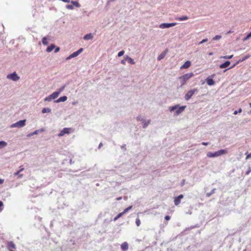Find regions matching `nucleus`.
<instances>
[{"label":"nucleus","mask_w":251,"mask_h":251,"mask_svg":"<svg viewBox=\"0 0 251 251\" xmlns=\"http://www.w3.org/2000/svg\"><path fill=\"white\" fill-rule=\"evenodd\" d=\"M194 75L193 73L186 74L178 77V79L181 82V87L183 86L187 82V81Z\"/></svg>","instance_id":"1"},{"label":"nucleus","mask_w":251,"mask_h":251,"mask_svg":"<svg viewBox=\"0 0 251 251\" xmlns=\"http://www.w3.org/2000/svg\"><path fill=\"white\" fill-rule=\"evenodd\" d=\"M227 153V151L226 150H220L214 152H208L207 153V156L208 157H215L226 154Z\"/></svg>","instance_id":"2"},{"label":"nucleus","mask_w":251,"mask_h":251,"mask_svg":"<svg viewBox=\"0 0 251 251\" xmlns=\"http://www.w3.org/2000/svg\"><path fill=\"white\" fill-rule=\"evenodd\" d=\"M178 105H175V106L171 107L170 111H174V110L176 109V115H178L180 113H181L183 111H184V110L185 109V108L186 107V106H182L181 107H179L178 108Z\"/></svg>","instance_id":"3"},{"label":"nucleus","mask_w":251,"mask_h":251,"mask_svg":"<svg viewBox=\"0 0 251 251\" xmlns=\"http://www.w3.org/2000/svg\"><path fill=\"white\" fill-rule=\"evenodd\" d=\"M198 92L197 89H194L193 90H189L185 95V99L186 100H188L195 93Z\"/></svg>","instance_id":"4"},{"label":"nucleus","mask_w":251,"mask_h":251,"mask_svg":"<svg viewBox=\"0 0 251 251\" xmlns=\"http://www.w3.org/2000/svg\"><path fill=\"white\" fill-rule=\"evenodd\" d=\"M25 122H26L25 120H20V121L17 122V123L12 125L11 127H23V126H24L25 125Z\"/></svg>","instance_id":"5"},{"label":"nucleus","mask_w":251,"mask_h":251,"mask_svg":"<svg viewBox=\"0 0 251 251\" xmlns=\"http://www.w3.org/2000/svg\"><path fill=\"white\" fill-rule=\"evenodd\" d=\"M7 78L11 79L13 81H17L20 79V77L18 76L16 72L9 74L7 76Z\"/></svg>","instance_id":"6"},{"label":"nucleus","mask_w":251,"mask_h":251,"mask_svg":"<svg viewBox=\"0 0 251 251\" xmlns=\"http://www.w3.org/2000/svg\"><path fill=\"white\" fill-rule=\"evenodd\" d=\"M176 23H163L161 24L159 27L161 28H169L172 26H174L176 25Z\"/></svg>","instance_id":"7"},{"label":"nucleus","mask_w":251,"mask_h":251,"mask_svg":"<svg viewBox=\"0 0 251 251\" xmlns=\"http://www.w3.org/2000/svg\"><path fill=\"white\" fill-rule=\"evenodd\" d=\"M83 50V49L82 48H80V49H79L77 51H75V52H74V53H73L72 54H71V55H70L68 57H67V59H70L71 58H74L75 57H76L79 54H80Z\"/></svg>","instance_id":"8"},{"label":"nucleus","mask_w":251,"mask_h":251,"mask_svg":"<svg viewBox=\"0 0 251 251\" xmlns=\"http://www.w3.org/2000/svg\"><path fill=\"white\" fill-rule=\"evenodd\" d=\"M71 130V128H64L58 134V136L60 137L64 135L65 134H69Z\"/></svg>","instance_id":"9"},{"label":"nucleus","mask_w":251,"mask_h":251,"mask_svg":"<svg viewBox=\"0 0 251 251\" xmlns=\"http://www.w3.org/2000/svg\"><path fill=\"white\" fill-rule=\"evenodd\" d=\"M183 195L181 194L177 197H175L174 199V203L175 205L177 206L180 203L181 199L183 198Z\"/></svg>","instance_id":"10"},{"label":"nucleus","mask_w":251,"mask_h":251,"mask_svg":"<svg viewBox=\"0 0 251 251\" xmlns=\"http://www.w3.org/2000/svg\"><path fill=\"white\" fill-rule=\"evenodd\" d=\"M7 248L10 251H13V249H16V245L13 242H8L7 243Z\"/></svg>","instance_id":"11"},{"label":"nucleus","mask_w":251,"mask_h":251,"mask_svg":"<svg viewBox=\"0 0 251 251\" xmlns=\"http://www.w3.org/2000/svg\"><path fill=\"white\" fill-rule=\"evenodd\" d=\"M191 65V62L190 61H187L180 67V69H188L190 67Z\"/></svg>","instance_id":"12"},{"label":"nucleus","mask_w":251,"mask_h":251,"mask_svg":"<svg viewBox=\"0 0 251 251\" xmlns=\"http://www.w3.org/2000/svg\"><path fill=\"white\" fill-rule=\"evenodd\" d=\"M121 249L124 251H126L128 249V244L126 242H125L121 244Z\"/></svg>","instance_id":"13"},{"label":"nucleus","mask_w":251,"mask_h":251,"mask_svg":"<svg viewBox=\"0 0 251 251\" xmlns=\"http://www.w3.org/2000/svg\"><path fill=\"white\" fill-rule=\"evenodd\" d=\"M206 82L208 85H213L215 84V81L213 80L212 77H208L206 79Z\"/></svg>","instance_id":"14"},{"label":"nucleus","mask_w":251,"mask_h":251,"mask_svg":"<svg viewBox=\"0 0 251 251\" xmlns=\"http://www.w3.org/2000/svg\"><path fill=\"white\" fill-rule=\"evenodd\" d=\"M230 61H226L225 63L221 64L220 65V68L221 69H223V68H227V67L229 66V65H230Z\"/></svg>","instance_id":"15"},{"label":"nucleus","mask_w":251,"mask_h":251,"mask_svg":"<svg viewBox=\"0 0 251 251\" xmlns=\"http://www.w3.org/2000/svg\"><path fill=\"white\" fill-rule=\"evenodd\" d=\"M125 60L127 61V62L133 65V64H135V63L134 61L133 60V59L132 58H131V57H129L128 56L126 55L125 56Z\"/></svg>","instance_id":"16"},{"label":"nucleus","mask_w":251,"mask_h":251,"mask_svg":"<svg viewBox=\"0 0 251 251\" xmlns=\"http://www.w3.org/2000/svg\"><path fill=\"white\" fill-rule=\"evenodd\" d=\"M93 38V36L91 33L87 34L85 35L83 39L85 40H91Z\"/></svg>","instance_id":"17"},{"label":"nucleus","mask_w":251,"mask_h":251,"mask_svg":"<svg viewBox=\"0 0 251 251\" xmlns=\"http://www.w3.org/2000/svg\"><path fill=\"white\" fill-rule=\"evenodd\" d=\"M59 94V92H54L51 95H50V97L51 98L52 100H54L58 97Z\"/></svg>","instance_id":"18"},{"label":"nucleus","mask_w":251,"mask_h":251,"mask_svg":"<svg viewBox=\"0 0 251 251\" xmlns=\"http://www.w3.org/2000/svg\"><path fill=\"white\" fill-rule=\"evenodd\" d=\"M67 97L66 96L61 97L58 99H57L56 100H55V102H59L61 101H65L67 100Z\"/></svg>","instance_id":"19"},{"label":"nucleus","mask_w":251,"mask_h":251,"mask_svg":"<svg viewBox=\"0 0 251 251\" xmlns=\"http://www.w3.org/2000/svg\"><path fill=\"white\" fill-rule=\"evenodd\" d=\"M167 51H168V50L166 49L165 52H164L161 53L160 55H159L158 56V58H157L158 60H160L162 59L165 57V56L166 55V53L167 52Z\"/></svg>","instance_id":"20"},{"label":"nucleus","mask_w":251,"mask_h":251,"mask_svg":"<svg viewBox=\"0 0 251 251\" xmlns=\"http://www.w3.org/2000/svg\"><path fill=\"white\" fill-rule=\"evenodd\" d=\"M249 58V56H245L244 58H243L242 60H239L236 63L234 64V65H233L231 67H230L229 69H231V68H232L233 67H234L237 64H238L240 62H242L244 60H245L246 59H247V58Z\"/></svg>","instance_id":"21"},{"label":"nucleus","mask_w":251,"mask_h":251,"mask_svg":"<svg viewBox=\"0 0 251 251\" xmlns=\"http://www.w3.org/2000/svg\"><path fill=\"white\" fill-rule=\"evenodd\" d=\"M54 48V45L52 44L47 48L46 51L49 52H51Z\"/></svg>","instance_id":"22"},{"label":"nucleus","mask_w":251,"mask_h":251,"mask_svg":"<svg viewBox=\"0 0 251 251\" xmlns=\"http://www.w3.org/2000/svg\"><path fill=\"white\" fill-rule=\"evenodd\" d=\"M188 19V17L186 16H183L181 17H179V18H176V19L177 20H178V21H184V20H186Z\"/></svg>","instance_id":"23"},{"label":"nucleus","mask_w":251,"mask_h":251,"mask_svg":"<svg viewBox=\"0 0 251 251\" xmlns=\"http://www.w3.org/2000/svg\"><path fill=\"white\" fill-rule=\"evenodd\" d=\"M51 112V110L49 108H44L42 110V112L43 113H50Z\"/></svg>","instance_id":"24"},{"label":"nucleus","mask_w":251,"mask_h":251,"mask_svg":"<svg viewBox=\"0 0 251 251\" xmlns=\"http://www.w3.org/2000/svg\"><path fill=\"white\" fill-rule=\"evenodd\" d=\"M123 215V213H122V212L119 213L113 219V221H117L119 218H120L121 217H122Z\"/></svg>","instance_id":"25"},{"label":"nucleus","mask_w":251,"mask_h":251,"mask_svg":"<svg viewBox=\"0 0 251 251\" xmlns=\"http://www.w3.org/2000/svg\"><path fill=\"white\" fill-rule=\"evenodd\" d=\"M132 206H129L128 207L126 208L122 212L123 213V215L126 214V212H127L129 210H130L132 208Z\"/></svg>","instance_id":"26"},{"label":"nucleus","mask_w":251,"mask_h":251,"mask_svg":"<svg viewBox=\"0 0 251 251\" xmlns=\"http://www.w3.org/2000/svg\"><path fill=\"white\" fill-rule=\"evenodd\" d=\"M233 55H226V56H221L220 57V59L223 58V59H231L232 58Z\"/></svg>","instance_id":"27"},{"label":"nucleus","mask_w":251,"mask_h":251,"mask_svg":"<svg viewBox=\"0 0 251 251\" xmlns=\"http://www.w3.org/2000/svg\"><path fill=\"white\" fill-rule=\"evenodd\" d=\"M7 145V143L4 141H0V148H2Z\"/></svg>","instance_id":"28"},{"label":"nucleus","mask_w":251,"mask_h":251,"mask_svg":"<svg viewBox=\"0 0 251 251\" xmlns=\"http://www.w3.org/2000/svg\"><path fill=\"white\" fill-rule=\"evenodd\" d=\"M251 37V34L249 33L245 38L243 39V41H246Z\"/></svg>","instance_id":"29"},{"label":"nucleus","mask_w":251,"mask_h":251,"mask_svg":"<svg viewBox=\"0 0 251 251\" xmlns=\"http://www.w3.org/2000/svg\"><path fill=\"white\" fill-rule=\"evenodd\" d=\"M42 43L44 45H48V43L47 41V39L46 37H43L42 39Z\"/></svg>","instance_id":"30"},{"label":"nucleus","mask_w":251,"mask_h":251,"mask_svg":"<svg viewBox=\"0 0 251 251\" xmlns=\"http://www.w3.org/2000/svg\"><path fill=\"white\" fill-rule=\"evenodd\" d=\"M215 189H213L210 193H207L206 194V197H209L212 194L214 193Z\"/></svg>","instance_id":"31"},{"label":"nucleus","mask_w":251,"mask_h":251,"mask_svg":"<svg viewBox=\"0 0 251 251\" xmlns=\"http://www.w3.org/2000/svg\"><path fill=\"white\" fill-rule=\"evenodd\" d=\"M136 224L137 226H140V225L141 224V221H140V220L139 218H137L136 219Z\"/></svg>","instance_id":"32"},{"label":"nucleus","mask_w":251,"mask_h":251,"mask_svg":"<svg viewBox=\"0 0 251 251\" xmlns=\"http://www.w3.org/2000/svg\"><path fill=\"white\" fill-rule=\"evenodd\" d=\"M3 203L1 201H0V212L3 210Z\"/></svg>","instance_id":"33"},{"label":"nucleus","mask_w":251,"mask_h":251,"mask_svg":"<svg viewBox=\"0 0 251 251\" xmlns=\"http://www.w3.org/2000/svg\"><path fill=\"white\" fill-rule=\"evenodd\" d=\"M124 53H125V51H124V50H122V51H120V52L118 53V56L119 57L122 56V55H124Z\"/></svg>","instance_id":"34"},{"label":"nucleus","mask_w":251,"mask_h":251,"mask_svg":"<svg viewBox=\"0 0 251 251\" xmlns=\"http://www.w3.org/2000/svg\"><path fill=\"white\" fill-rule=\"evenodd\" d=\"M52 100L51 98L50 97V95L48 97H46L45 99V101H50L51 100Z\"/></svg>","instance_id":"35"},{"label":"nucleus","mask_w":251,"mask_h":251,"mask_svg":"<svg viewBox=\"0 0 251 251\" xmlns=\"http://www.w3.org/2000/svg\"><path fill=\"white\" fill-rule=\"evenodd\" d=\"M20 172L19 171H18V172H16L14 173V176H18V175H19V177H21L23 176V175H19L20 174Z\"/></svg>","instance_id":"36"},{"label":"nucleus","mask_w":251,"mask_h":251,"mask_svg":"<svg viewBox=\"0 0 251 251\" xmlns=\"http://www.w3.org/2000/svg\"><path fill=\"white\" fill-rule=\"evenodd\" d=\"M242 109L240 108H239V109L238 111H235L234 112V113H233V114H234V115H236V114H237L238 113H241V112H242Z\"/></svg>","instance_id":"37"},{"label":"nucleus","mask_w":251,"mask_h":251,"mask_svg":"<svg viewBox=\"0 0 251 251\" xmlns=\"http://www.w3.org/2000/svg\"><path fill=\"white\" fill-rule=\"evenodd\" d=\"M72 3L74 5H75V6H76V7H78V6H79V3H78V2H77V1H72Z\"/></svg>","instance_id":"38"},{"label":"nucleus","mask_w":251,"mask_h":251,"mask_svg":"<svg viewBox=\"0 0 251 251\" xmlns=\"http://www.w3.org/2000/svg\"><path fill=\"white\" fill-rule=\"evenodd\" d=\"M221 36L220 35H216L213 38V40H218L221 39Z\"/></svg>","instance_id":"39"},{"label":"nucleus","mask_w":251,"mask_h":251,"mask_svg":"<svg viewBox=\"0 0 251 251\" xmlns=\"http://www.w3.org/2000/svg\"><path fill=\"white\" fill-rule=\"evenodd\" d=\"M207 39H203L201 41L200 43H199V44H202L204 42H206L207 41Z\"/></svg>","instance_id":"40"},{"label":"nucleus","mask_w":251,"mask_h":251,"mask_svg":"<svg viewBox=\"0 0 251 251\" xmlns=\"http://www.w3.org/2000/svg\"><path fill=\"white\" fill-rule=\"evenodd\" d=\"M66 7L68 9H73V6L71 5H67Z\"/></svg>","instance_id":"41"},{"label":"nucleus","mask_w":251,"mask_h":251,"mask_svg":"<svg viewBox=\"0 0 251 251\" xmlns=\"http://www.w3.org/2000/svg\"><path fill=\"white\" fill-rule=\"evenodd\" d=\"M38 132H39V130H35L33 133L30 134L29 135H33L34 134H36L38 133Z\"/></svg>","instance_id":"42"},{"label":"nucleus","mask_w":251,"mask_h":251,"mask_svg":"<svg viewBox=\"0 0 251 251\" xmlns=\"http://www.w3.org/2000/svg\"><path fill=\"white\" fill-rule=\"evenodd\" d=\"M165 219L166 220H167V221H168V220H169L170 219V217L169 216H168V215L166 216L165 217Z\"/></svg>","instance_id":"43"},{"label":"nucleus","mask_w":251,"mask_h":251,"mask_svg":"<svg viewBox=\"0 0 251 251\" xmlns=\"http://www.w3.org/2000/svg\"><path fill=\"white\" fill-rule=\"evenodd\" d=\"M126 60H125V59L121 60V64H122L123 65H126Z\"/></svg>","instance_id":"44"},{"label":"nucleus","mask_w":251,"mask_h":251,"mask_svg":"<svg viewBox=\"0 0 251 251\" xmlns=\"http://www.w3.org/2000/svg\"><path fill=\"white\" fill-rule=\"evenodd\" d=\"M251 152L250 154H248L247 155L246 159H249V158H251Z\"/></svg>","instance_id":"45"},{"label":"nucleus","mask_w":251,"mask_h":251,"mask_svg":"<svg viewBox=\"0 0 251 251\" xmlns=\"http://www.w3.org/2000/svg\"><path fill=\"white\" fill-rule=\"evenodd\" d=\"M60 48L59 47H57L55 50V52H57L59 51Z\"/></svg>","instance_id":"46"},{"label":"nucleus","mask_w":251,"mask_h":251,"mask_svg":"<svg viewBox=\"0 0 251 251\" xmlns=\"http://www.w3.org/2000/svg\"><path fill=\"white\" fill-rule=\"evenodd\" d=\"M4 182V180L3 179H0V184H2Z\"/></svg>","instance_id":"47"},{"label":"nucleus","mask_w":251,"mask_h":251,"mask_svg":"<svg viewBox=\"0 0 251 251\" xmlns=\"http://www.w3.org/2000/svg\"><path fill=\"white\" fill-rule=\"evenodd\" d=\"M202 145H208V143H207V142H202Z\"/></svg>","instance_id":"48"},{"label":"nucleus","mask_w":251,"mask_h":251,"mask_svg":"<svg viewBox=\"0 0 251 251\" xmlns=\"http://www.w3.org/2000/svg\"><path fill=\"white\" fill-rule=\"evenodd\" d=\"M20 170H19L20 172H22V171H23L24 170V168L22 167V166H21L20 167Z\"/></svg>","instance_id":"49"},{"label":"nucleus","mask_w":251,"mask_h":251,"mask_svg":"<svg viewBox=\"0 0 251 251\" xmlns=\"http://www.w3.org/2000/svg\"><path fill=\"white\" fill-rule=\"evenodd\" d=\"M63 2H69L70 1L69 0H61Z\"/></svg>","instance_id":"50"},{"label":"nucleus","mask_w":251,"mask_h":251,"mask_svg":"<svg viewBox=\"0 0 251 251\" xmlns=\"http://www.w3.org/2000/svg\"><path fill=\"white\" fill-rule=\"evenodd\" d=\"M251 171V170L248 171L246 173V175H248L249 174L250 172Z\"/></svg>","instance_id":"51"},{"label":"nucleus","mask_w":251,"mask_h":251,"mask_svg":"<svg viewBox=\"0 0 251 251\" xmlns=\"http://www.w3.org/2000/svg\"><path fill=\"white\" fill-rule=\"evenodd\" d=\"M185 180H183L182 182H181V185H183L184 184Z\"/></svg>","instance_id":"52"},{"label":"nucleus","mask_w":251,"mask_h":251,"mask_svg":"<svg viewBox=\"0 0 251 251\" xmlns=\"http://www.w3.org/2000/svg\"><path fill=\"white\" fill-rule=\"evenodd\" d=\"M121 199H122V197H119V198H117V200H121Z\"/></svg>","instance_id":"53"},{"label":"nucleus","mask_w":251,"mask_h":251,"mask_svg":"<svg viewBox=\"0 0 251 251\" xmlns=\"http://www.w3.org/2000/svg\"><path fill=\"white\" fill-rule=\"evenodd\" d=\"M137 119L138 120H140V118H139V117H137Z\"/></svg>","instance_id":"54"},{"label":"nucleus","mask_w":251,"mask_h":251,"mask_svg":"<svg viewBox=\"0 0 251 251\" xmlns=\"http://www.w3.org/2000/svg\"><path fill=\"white\" fill-rule=\"evenodd\" d=\"M249 104H250V107H251V102Z\"/></svg>","instance_id":"55"},{"label":"nucleus","mask_w":251,"mask_h":251,"mask_svg":"<svg viewBox=\"0 0 251 251\" xmlns=\"http://www.w3.org/2000/svg\"><path fill=\"white\" fill-rule=\"evenodd\" d=\"M101 145H102V144H101V143H100V144L99 146H100H100H101Z\"/></svg>","instance_id":"56"},{"label":"nucleus","mask_w":251,"mask_h":251,"mask_svg":"<svg viewBox=\"0 0 251 251\" xmlns=\"http://www.w3.org/2000/svg\"><path fill=\"white\" fill-rule=\"evenodd\" d=\"M212 52L209 53V55H212Z\"/></svg>","instance_id":"57"},{"label":"nucleus","mask_w":251,"mask_h":251,"mask_svg":"<svg viewBox=\"0 0 251 251\" xmlns=\"http://www.w3.org/2000/svg\"><path fill=\"white\" fill-rule=\"evenodd\" d=\"M146 126H147V125H145L144 126V127L145 128V127H146Z\"/></svg>","instance_id":"58"},{"label":"nucleus","mask_w":251,"mask_h":251,"mask_svg":"<svg viewBox=\"0 0 251 251\" xmlns=\"http://www.w3.org/2000/svg\"><path fill=\"white\" fill-rule=\"evenodd\" d=\"M243 251H247L246 249L244 250Z\"/></svg>","instance_id":"59"}]
</instances>
